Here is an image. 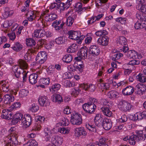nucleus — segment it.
Segmentation results:
<instances>
[{
	"mask_svg": "<svg viewBox=\"0 0 146 146\" xmlns=\"http://www.w3.org/2000/svg\"><path fill=\"white\" fill-rule=\"evenodd\" d=\"M146 90V87L145 85L139 84L136 86L135 93L136 94L141 96L145 93Z\"/></svg>",
	"mask_w": 146,
	"mask_h": 146,
	"instance_id": "f8f14e48",
	"label": "nucleus"
},
{
	"mask_svg": "<svg viewBox=\"0 0 146 146\" xmlns=\"http://www.w3.org/2000/svg\"><path fill=\"white\" fill-rule=\"evenodd\" d=\"M11 48L14 51L16 52H19L23 48V46L19 42H16L11 47Z\"/></svg>",
	"mask_w": 146,
	"mask_h": 146,
	"instance_id": "4c0bfd02",
	"label": "nucleus"
},
{
	"mask_svg": "<svg viewBox=\"0 0 146 146\" xmlns=\"http://www.w3.org/2000/svg\"><path fill=\"white\" fill-rule=\"evenodd\" d=\"M123 54L121 53H118L115 54L112 57V60H115L120 59L123 56Z\"/></svg>",
	"mask_w": 146,
	"mask_h": 146,
	"instance_id": "e2e57ef3",
	"label": "nucleus"
},
{
	"mask_svg": "<svg viewBox=\"0 0 146 146\" xmlns=\"http://www.w3.org/2000/svg\"><path fill=\"white\" fill-rule=\"evenodd\" d=\"M23 115L20 113H17L15 114L14 118L11 121L12 125H15L19 121L22 120L23 119Z\"/></svg>",
	"mask_w": 146,
	"mask_h": 146,
	"instance_id": "6ab92c4d",
	"label": "nucleus"
},
{
	"mask_svg": "<svg viewBox=\"0 0 146 146\" xmlns=\"http://www.w3.org/2000/svg\"><path fill=\"white\" fill-rule=\"evenodd\" d=\"M102 126L103 128H111L112 127V124L111 122L104 121L102 123Z\"/></svg>",
	"mask_w": 146,
	"mask_h": 146,
	"instance_id": "052dcab7",
	"label": "nucleus"
},
{
	"mask_svg": "<svg viewBox=\"0 0 146 146\" xmlns=\"http://www.w3.org/2000/svg\"><path fill=\"white\" fill-rule=\"evenodd\" d=\"M3 99L4 100L5 102L7 104H10L13 102L15 100L14 97L11 95L7 94L5 95Z\"/></svg>",
	"mask_w": 146,
	"mask_h": 146,
	"instance_id": "a878e982",
	"label": "nucleus"
},
{
	"mask_svg": "<svg viewBox=\"0 0 146 146\" xmlns=\"http://www.w3.org/2000/svg\"><path fill=\"white\" fill-rule=\"evenodd\" d=\"M119 93L116 91L112 90L109 92L108 94L109 97L111 99H116L119 96Z\"/></svg>",
	"mask_w": 146,
	"mask_h": 146,
	"instance_id": "2f4dec72",
	"label": "nucleus"
},
{
	"mask_svg": "<svg viewBox=\"0 0 146 146\" xmlns=\"http://www.w3.org/2000/svg\"><path fill=\"white\" fill-rule=\"evenodd\" d=\"M32 118L29 114L25 115L22 120V124L23 127L27 128L31 124Z\"/></svg>",
	"mask_w": 146,
	"mask_h": 146,
	"instance_id": "9b49d317",
	"label": "nucleus"
},
{
	"mask_svg": "<svg viewBox=\"0 0 146 146\" xmlns=\"http://www.w3.org/2000/svg\"><path fill=\"white\" fill-rule=\"evenodd\" d=\"M88 54V49L86 47H82L77 54L78 56H80L83 59L86 58Z\"/></svg>",
	"mask_w": 146,
	"mask_h": 146,
	"instance_id": "aec40b11",
	"label": "nucleus"
},
{
	"mask_svg": "<svg viewBox=\"0 0 146 146\" xmlns=\"http://www.w3.org/2000/svg\"><path fill=\"white\" fill-rule=\"evenodd\" d=\"M61 87V85L59 84H55L52 85L51 87L50 88L51 92L56 91L58 90Z\"/></svg>",
	"mask_w": 146,
	"mask_h": 146,
	"instance_id": "864d4df0",
	"label": "nucleus"
},
{
	"mask_svg": "<svg viewBox=\"0 0 146 146\" xmlns=\"http://www.w3.org/2000/svg\"><path fill=\"white\" fill-rule=\"evenodd\" d=\"M137 8L140 10L142 13L146 14V5H143L142 6L139 5H137Z\"/></svg>",
	"mask_w": 146,
	"mask_h": 146,
	"instance_id": "680f3d73",
	"label": "nucleus"
},
{
	"mask_svg": "<svg viewBox=\"0 0 146 146\" xmlns=\"http://www.w3.org/2000/svg\"><path fill=\"white\" fill-rule=\"evenodd\" d=\"M80 128H76L75 131V134L76 136L77 137H79L81 135H86V131L83 129H80Z\"/></svg>",
	"mask_w": 146,
	"mask_h": 146,
	"instance_id": "a19ab883",
	"label": "nucleus"
},
{
	"mask_svg": "<svg viewBox=\"0 0 146 146\" xmlns=\"http://www.w3.org/2000/svg\"><path fill=\"white\" fill-rule=\"evenodd\" d=\"M97 86L101 90H106L109 89L110 85L108 83H104L103 80L100 79L97 80Z\"/></svg>",
	"mask_w": 146,
	"mask_h": 146,
	"instance_id": "2eb2a0df",
	"label": "nucleus"
},
{
	"mask_svg": "<svg viewBox=\"0 0 146 146\" xmlns=\"http://www.w3.org/2000/svg\"><path fill=\"white\" fill-rule=\"evenodd\" d=\"M127 120V116L125 115H123L122 116L121 118L119 119V121L121 123L120 124V125H119L118 128H121V127H126V124H123L122 123H124L126 122Z\"/></svg>",
	"mask_w": 146,
	"mask_h": 146,
	"instance_id": "ea45409f",
	"label": "nucleus"
},
{
	"mask_svg": "<svg viewBox=\"0 0 146 146\" xmlns=\"http://www.w3.org/2000/svg\"><path fill=\"white\" fill-rule=\"evenodd\" d=\"M36 11H29L27 12L26 14L27 18L29 21H32L36 18L37 17Z\"/></svg>",
	"mask_w": 146,
	"mask_h": 146,
	"instance_id": "b1692460",
	"label": "nucleus"
},
{
	"mask_svg": "<svg viewBox=\"0 0 146 146\" xmlns=\"http://www.w3.org/2000/svg\"><path fill=\"white\" fill-rule=\"evenodd\" d=\"M89 52L90 54L94 56L98 55L100 53V50L98 47L96 45H92L90 47Z\"/></svg>",
	"mask_w": 146,
	"mask_h": 146,
	"instance_id": "ddd939ff",
	"label": "nucleus"
},
{
	"mask_svg": "<svg viewBox=\"0 0 146 146\" xmlns=\"http://www.w3.org/2000/svg\"><path fill=\"white\" fill-rule=\"evenodd\" d=\"M11 23L8 21H5L4 23L1 25V27L2 28L5 29H7L9 27L11 26Z\"/></svg>",
	"mask_w": 146,
	"mask_h": 146,
	"instance_id": "13d9d810",
	"label": "nucleus"
},
{
	"mask_svg": "<svg viewBox=\"0 0 146 146\" xmlns=\"http://www.w3.org/2000/svg\"><path fill=\"white\" fill-rule=\"evenodd\" d=\"M49 12L48 10L44 11L40 16L38 20L41 21L43 22H45L52 21L55 20L57 18L56 15L54 13H51L48 14V13Z\"/></svg>",
	"mask_w": 146,
	"mask_h": 146,
	"instance_id": "f03ea898",
	"label": "nucleus"
},
{
	"mask_svg": "<svg viewBox=\"0 0 146 146\" xmlns=\"http://www.w3.org/2000/svg\"><path fill=\"white\" fill-rule=\"evenodd\" d=\"M119 108L122 111L126 112L131 110L133 107L130 103L124 100H121L119 103Z\"/></svg>",
	"mask_w": 146,
	"mask_h": 146,
	"instance_id": "39448f33",
	"label": "nucleus"
},
{
	"mask_svg": "<svg viewBox=\"0 0 146 146\" xmlns=\"http://www.w3.org/2000/svg\"><path fill=\"white\" fill-rule=\"evenodd\" d=\"M108 0H96L95 4L96 6L98 8H100L103 6V4L106 3Z\"/></svg>",
	"mask_w": 146,
	"mask_h": 146,
	"instance_id": "09e8293b",
	"label": "nucleus"
},
{
	"mask_svg": "<svg viewBox=\"0 0 146 146\" xmlns=\"http://www.w3.org/2000/svg\"><path fill=\"white\" fill-rule=\"evenodd\" d=\"M72 60V57L71 55L67 54L65 55L62 58L63 61L66 63H69Z\"/></svg>",
	"mask_w": 146,
	"mask_h": 146,
	"instance_id": "49530a36",
	"label": "nucleus"
},
{
	"mask_svg": "<svg viewBox=\"0 0 146 146\" xmlns=\"http://www.w3.org/2000/svg\"><path fill=\"white\" fill-rule=\"evenodd\" d=\"M44 29H37L35 30L33 33L32 36L34 38H40L44 36L45 32Z\"/></svg>",
	"mask_w": 146,
	"mask_h": 146,
	"instance_id": "4468645a",
	"label": "nucleus"
},
{
	"mask_svg": "<svg viewBox=\"0 0 146 146\" xmlns=\"http://www.w3.org/2000/svg\"><path fill=\"white\" fill-rule=\"evenodd\" d=\"M21 104L19 102L14 103L9 108L10 110L11 111L20 108L21 107Z\"/></svg>",
	"mask_w": 146,
	"mask_h": 146,
	"instance_id": "6e6d98bb",
	"label": "nucleus"
},
{
	"mask_svg": "<svg viewBox=\"0 0 146 146\" xmlns=\"http://www.w3.org/2000/svg\"><path fill=\"white\" fill-rule=\"evenodd\" d=\"M39 109V107L37 105L33 104H32V107L30 108V110L32 112H35L37 111Z\"/></svg>",
	"mask_w": 146,
	"mask_h": 146,
	"instance_id": "69168bd1",
	"label": "nucleus"
},
{
	"mask_svg": "<svg viewBox=\"0 0 146 146\" xmlns=\"http://www.w3.org/2000/svg\"><path fill=\"white\" fill-rule=\"evenodd\" d=\"M38 102L40 105L43 106L48 102L47 98L45 96H40L38 98Z\"/></svg>",
	"mask_w": 146,
	"mask_h": 146,
	"instance_id": "f704fd0d",
	"label": "nucleus"
},
{
	"mask_svg": "<svg viewBox=\"0 0 146 146\" xmlns=\"http://www.w3.org/2000/svg\"><path fill=\"white\" fill-rule=\"evenodd\" d=\"M76 12L78 13L80 15L81 13L84 11L85 10H87L88 9H90V7H82V4L80 2H78L77 3L75 6Z\"/></svg>",
	"mask_w": 146,
	"mask_h": 146,
	"instance_id": "4be33fe9",
	"label": "nucleus"
},
{
	"mask_svg": "<svg viewBox=\"0 0 146 146\" xmlns=\"http://www.w3.org/2000/svg\"><path fill=\"white\" fill-rule=\"evenodd\" d=\"M36 44L35 40L33 39L29 38L26 40V44L29 47H30L35 46Z\"/></svg>",
	"mask_w": 146,
	"mask_h": 146,
	"instance_id": "de8ad7c7",
	"label": "nucleus"
},
{
	"mask_svg": "<svg viewBox=\"0 0 146 146\" xmlns=\"http://www.w3.org/2000/svg\"><path fill=\"white\" fill-rule=\"evenodd\" d=\"M80 92L81 90L78 88H73L71 94V95L72 96L76 97L78 95Z\"/></svg>",
	"mask_w": 146,
	"mask_h": 146,
	"instance_id": "603ef678",
	"label": "nucleus"
},
{
	"mask_svg": "<svg viewBox=\"0 0 146 146\" xmlns=\"http://www.w3.org/2000/svg\"><path fill=\"white\" fill-rule=\"evenodd\" d=\"M107 140L105 138H102L99 139V142H97L96 144L99 146H108L106 143Z\"/></svg>",
	"mask_w": 146,
	"mask_h": 146,
	"instance_id": "c03bdc74",
	"label": "nucleus"
},
{
	"mask_svg": "<svg viewBox=\"0 0 146 146\" xmlns=\"http://www.w3.org/2000/svg\"><path fill=\"white\" fill-rule=\"evenodd\" d=\"M29 93V91L28 90L25 89H22L19 92V96L21 97H25Z\"/></svg>",
	"mask_w": 146,
	"mask_h": 146,
	"instance_id": "3c124183",
	"label": "nucleus"
},
{
	"mask_svg": "<svg viewBox=\"0 0 146 146\" xmlns=\"http://www.w3.org/2000/svg\"><path fill=\"white\" fill-rule=\"evenodd\" d=\"M78 46L75 44H73L68 48L67 52L68 53H73L77 50Z\"/></svg>",
	"mask_w": 146,
	"mask_h": 146,
	"instance_id": "a18cd8bd",
	"label": "nucleus"
},
{
	"mask_svg": "<svg viewBox=\"0 0 146 146\" xmlns=\"http://www.w3.org/2000/svg\"><path fill=\"white\" fill-rule=\"evenodd\" d=\"M64 85L66 87H70L74 86L75 85V82L73 81H70L68 80H66L64 82Z\"/></svg>",
	"mask_w": 146,
	"mask_h": 146,
	"instance_id": "8fccbe9b",
	"label": "nucleus"
},
{
	"mask_svg": "<svg viewBox=\"0 0 146 146\" xmlns=\"http://www.w3.org/2000/svg\"><path fill=\"white\" fill-rule=\"evenodd\" d=\"M63 141L62 137L58 135L53 136L52 138V142L56 145H61Z\"/></svg>",
	"mask_w": 146,
	"mask_h": 146,
	"instance_id": "a211bd4d",
	"label": "nucleus"
},
{
	"mask_svg": "<svg viewBox=\"0 0 146 146\" xmlns=\"http://www.w3.org/2000/svg\"><path fill=\"white\" fill-rule=\"evenodd\" d=\"M106 34L107 31L104 30L98 31L95 33L96 35L98 36L105 35Z\"/></svg>",
	"mask_w": 146,
	"mask_h": 146,
	"instance_id": "0e129e2a",
	"label": "nucleus"
},
{
	"mask_svg": "<svg viewBox=\"0 0 146 146\" xmlns=\"http://www.w3.org/2000/svg\"><path fill=\"white\" fill-rule=\"evenodd\" d=\"M127 58L129 59H140L142 57L141 54L137 53L134 50L128 51L126 54Z\"/></svg>",
	"mask_w": 146,
	"mask_h": 146,
	"instance_id": "6e6552de",
	"label": "nucleus"
},
{
	"mask_svg": "<svg viewBox=\"0 0 146 146\" xmlns=\"http://www.w3.org/2000/svg\"><path fill=\"white\" fill-rule=\"evenodd\" d=\"M68 34L69 38L77 40V42L79 44L81 43L82 41L85 37V36L81 35V32L79 31H70L68 32Z\"/></svg>",
	"mask_w": 146,
	"mask_h": 146,
	"instance_id": "7ed1b4c3",
	"label": "nucleus"
},
{
	"mask_svg": "<svg viewBox=\"0 0 146 146\" xmlns=\"http://www.w3.org/2000/svg\"><path fill=\"white\" fill-rule=\"evenodd\" d=\"M65 38L63 36H60L55 39L56 43L58 44H62L65 42Z\"/></svg>",
	"mask_w": 146,
	"mask_h": 146,
	"instance_id": "5fc2aeb1",
	"label": "nucleus"
},
{
	"mask_svg": "<svg viewBox=\"0 0 146 146\" xmlns=\"http://www.w3.org/2000/svg\"><path fill=\"white\" fill-rule=\"evenodd\" d=\"M44 131L45 134L51 135L56 133L57 131L61 133L68 134L70 131L66 128H44Z\"/></svg>",
	"mask_w": 146,
	"mask_h": 146,
	"instance_id": "20e7f679",
	"label": "nucleus"
},
{
	"mask_svg": "<svg viewBox=\"0 0 146 146\" xmlns=\"http://www.w3.org/2000/svg\"><path fill=\"white\" fill-rule=\"evenodd\" d=\"M136 17L140 21L145 22L141 24V29L146 28V16H143L142 13H139L136 14Z\"/></svg>",
	"mask_w": 146,
	"mask_h": 146,
	"instance_id": "412c9836",
	"label": "nucleus"
},
{
	"mask_svg": "<svg viewBox=\"0 0 146 146\" xmlns=\"http://www.w3.org/2000/svg\"><path fill=\"white\" fill-rule=\"evenodd\" d=\"M74 22L73 18L70 16H69L67 19L65 24L67 26L70 27L72 25Z\"/></svg>",
	"mask_w": 146,
	"mask_h": 146,
	"instance_id": "4d7b16f0",
	"label": "nucleus"
},
{
	"mask_svg": "<svg viewBox=\"0 0 146 146\" xmlns=\"http://www.w3.org/2000/svg\"><path fill=\"white\" fill-rule=\"evenodd\" d=\"M47 58V55L45 51H42L39 52L36 57V61L42 64H43Z\"/></svg>",
	"mask_w": 146,
	"mask_h": 146,
	"instance_id": "1a4fd4ad",
	"label": "nucleus"
},
{
	"mask_svg": "<svg viewBox=\"0 0 146 146\" xmlns=\"http://www.w3.org/2000/svg\"><path fill=\"white\" fill-rule=\"evenodd\" d=\"M129 142L131 145H134L135 144L136 142L138 141L137 137L136 135H133L129 136Z\"/></svg>",
	"mask_w": 146,
	"mask_h": 146,
	"instance_id": "37998d69",
	"label": "nucleus"
},
{
	"mask_svg": "<svg viewBox=\"0 0 146 146\" xmlns=\"http://www.w3.org/2000/svg\"><path fill=\"white\" fill-rule=\"evenodd\" d=\"M137 80L141 83H145L146 82V76L141 73H139L136 76Z\"/></svg>",
	"mask_w": 146,
	"mask_h": 146,
	"instance_id": "79ce46f5",
	"label": "nucleus"
},
{
	"mask_svg": "<svg viewBox=\"0 0 146 146\" xmlns=\"http://www.w3.org/2000/svg\"><path fill=\"white\" fill-rule=\"evenodd\" d=\"M136 135L137 137L138 141L139 140H144L146 138V134L143 135V132L142 130L136 131Z\"/></svg>",
	"mask_w": 146,
	"mask_h": 146,
	"instance_id": "c9c22d12",
	"label": "nucleus"
},
{
	"mask_svg": "<svg viewBox=\"0 0 146 146\" xmlns=\"http://www.w3.org/2000/svg\"><path fill=\"white\" fill-rule=\"evenodd\" d=\"M52 97V101L55 102L60 103L63 101V99L62 96L59 94H54Z\"/></svg>",
	"mask_w": 146,
	"mask_h": 146,
	"instance_id": "7c9ffc66",
	"label": "nucleus"
},
{
	"mask_svg": "<svg viewBox=\"0 0 146 146\" xmlns=\"http://www.w3.org/2000/svg\"><path fill=\"white\" fill-rule=\"evenodd\" d=\"M13 71L14 72L16 77L18 78L19 77L20 75L22 72V69L17 65H15L13 66L12 67Z\"/></svg>",
	"mask_w": 146,
	"mask_h": 146,
	"instance_id": "c756f323",
	"label": "nucleus"
},
{
	"mask_svg": "<svg viewBox=\"0 0 146 146\" xmlns=\"http://www.w3.org/2000/svg\"><path fill=\"white\" fill-rule=\"evenodd\" d=\"M35 51V50L34 48L29 49L27 53L24 56V59L27 61L30 60L31 59V54L34 53Z\"/></svg>",
	"mask_w": 146,
	"mask_h": 146,
	"instance_id": "473e14b6",
	"label": "nucleus"
},
{
	"mask_svg": "<svg viewBox=\"0 0 146 146\" xmlns=\"http://www.w3.org/2000/svg\"><path fill=\"white\" fill-rule=\"evenodd\" d=\"M19 67L22 70L27 69L28 68V65L27 63L22 59H19L18 61Z\"/></svg>",
	"mask_w": 146,
	"mask_h": 146,
	"instance_id": "72a5a7b5",
	"label": "nucleus"
},
{
	"mask_svg": "<svg viewBox=\"0 0 146 146\" xmlns=\"http://www.w3.org/2000/svg\"><path fill=\"white\" fill-rule=\"evenodd\" d=\"M146 117V111H144L142 112H138L135 114L133 116V119L134 120H141Z\"/></svg>",
	"mask_w": 146,
	"mask_h": 146,
	"instance_id": "5701e85b",
	"label": "nucleus"
},
{
	"mask_svg": "<svg viewBox=\"0 0 146 146\" xmlns=\"http://www.w3.org/2000/svg\"><path fill=\"white\" fill-rule=\"evenodd\" d=\"M82 108L84 111L86 112L92 113L95 111L96 106L95 104L88 103L84 104L82 106Z\"/></svg>",
	"mask_w": 146,
	"mask_h": 146,
	"instance_id": "0eeeda50",
	"label": "nucleus"
},
{
	"mask_svg": "<svg viewBox=\"0 0 146 146\" xmlns=\"http://www.w3.org/2000/svg\"><path fill=\"white\" fill-rule=\"evenodd\" d=\"M102 120L101 115L100 114H97L94 118V121L96 126L95 127H100L101 123Z\"/></svg>",
	"mask_w": 146,
	"mask_h": 146,
	"instance_id": "cd10ccee",
	"label": "nucleus"
},
{
	"mask_svg": "<svg viewBox=\"0 0 146 146\" xmlns=\"http://www.w3.org/2000/svg\"><path fill=\"white\" fill-rule=\"evenodd\" d=\"M1 117L2 118L9 120L12 118V114L10 111L4 110L2 113Z\"/></svg>",
	"mask_w": 146,
	"mask_h": 146,
	"instance_id": "393cba45",
	"label": "nucleus"
},
{
	"mask_svg": "<svg viewBox=\"0 0 146 146\" xmlns=\"http://www.w3.org/2000/svg\"><path fill=\"white\" fill-rule=\"evenodd\" d=\"M0 85L1 86L4 92H7L9 89V84L8 81L5 80L0 81Z\"/></svg>",
	"mask_w": 146,
	"mask_h": 146,
	"instance_id": "bb28decb",
	"label": "nucleus"
},
{
	"mask_svg": "<svg viewBox=\"0 0 146 146\" xmlns=\"http://www.w3.org/2000/svg\"><path fill=\"white\" fill-rule=\"evenodd\" d=\"M116 21L117 22L120 23L122 24H124L126 23V19L125 18L119 17V18L116 19Z\"/></svg>",
	"mask_w": 146,
	"mask_h": 146,
	"instance_id": "338daca9",
	"label": "nucleus"
},
{
	"mask_svg": "<svg viewBox=\"0 0 146 146\" xmlns=\"http://www.w3.org/2000/svg\"><path fill=\"white\" fill-rule=\"evenodd\" d=\"M81 115L76 112L71 114V123L73 125H79L82 123Z\"/></svg>",
	"mask_w": 146,
	"mask_h": 146,
	"instance_id": "423d86ee",
	"label": "nucleus"
},
{
	"mask_svg": "<svg viewBox=\"0 0 146 146\" xmlns=\"http://www.w3.org/2000/svg\"><path fill=\"white\" fill-rule=\"evenodd\" d=\"M69 123V122L68 119L65 117H63L62 118V122L57 123L56 126L57 127H60L62 126H66L68 125Z\"/></svg>",
	"mask_w": 146,
	"mask_h": 146,
	"instance_id": "e433bc0d",
	"label": "nucleus"
},
{
	"mask_svg": "<svg viewBox=\"0 0 146 146\" xmlns=\"http://www.w3.org/2000/svg\"><path fill=\"white\" fill-rule=\"evenodd\" d=\"M50 80L48 78H42L40 79V83L42 84L46 85H48L50 83Z\"/></svg>",
	"mask_w": 146,
	"mask_h": 146,
	"instance_id": "bf43d9fd",
	"label": "nucleus"
},
{
	"mask_svg": "<svg viewBox=\"0 0 146 146\" xmlns=\"http://www.w3.org/2000/svg\"><path fill=\"white\" fill-rule=\"evenodd\" d=\"M102 111L104 114L108 117L111 116L112 113L109 108L106 106H104L102 108Z\"/></svg>",
	"mask_w": 146,
	"mask_h": 146,
	"instance_id": "58836bf2",
	"label": "nucleus"
},
{
	"mask_svg": "<svg viewBox=\"0 0 146 146\" xmlns=\"http://www.w3.org/2000/svg\"><path fill=\"white\" fill-rule=\"evenodd\" d=\"M127 39L123 36L119 37L117 40V44L118 46L125 45L127 44Z\"/></svg>",
	"mask_w": 146,
	"mask_h": 146,
	"instance_id": "c85d7f7f",
	"label": "nucleus"
},
{
	"mask_svg": "<svg viewBox=\"0 0 146 146\" xmlns=\"http://www.w3.org/2000/svg\"><path fill=\"white\" fill-rule=\"evenodd\" d=\"M109 41V38L107 36L104 35L98 38L97 40L98 44L103 46L108 45Z\"/></svg>",
	"mask_w": 146,
	"mask_h": 146,
	"instance_id": "dca6fc26",
	"label": "nucleus"
},
{
	"mask_svg": "<svg viewBox=\"0 0 146 146\" xmlns=\"http://www.w3.org/2000/svg\"><path fill=\"white\" fill-rule=\"evenodd\" d=\"M42 72V70L41 69L38 70L36 73H33L31 74L29 77V82L32 84H36L37 81V78L38 77V74H40Z\"/></svg>",
	"mask_w": 146,
	"mask_h": 146,
	"instance_id": "9d476101",
	"label": "nucleus"
},
{
	"mask_svg": "<svg viewBox=\"0 0 146 146\" xmlns=\"http://www.w3.org/2000/svg\"><path fill=\"white\" fill-rule=\"evenodd\" d=\"M88 85L87 84L85 83L80 84L79 86V87L80 88L84 90L85 91L88 90Z\"/></svg>",
	"mask_w": 146,
	"mask_h": 146,
	"instance_id": "774afa93",
	"label": "nucleus"
},
{
	"mask_svg": "<svg viewBox=\"0 0 146 146\" xmlns=\"http://www.w3.org/2000/svg\"><path fill=\"white\" fill-rule=\"evenodd\" d=\"M133 87L129 86L122 90V93L124 96H129L132 94L134 92Z\"/></svg>",
	"mask_w": 146,
	"mask_h": 146,
	"instance_id": "f3484780",
	"label": "nucleus"
},
{
	"mask_svg": "<svg viewBox=\"0 0 146 146\" xmlns=\"http://www.w3.org/2000/svg\"><path fill=\"white\" fill-rule=\"evenodd\" d=\"M8 132L9 135L7 136L9 140L6 145V146H13L18 144V141L17 140V135L18 132L16 129H14V128H10Z\"/></svg>",
	"mask_w": 146,
	"mask_h": 146,
	"instance_id": "f257e3e1",
	"label": "nucleus"
}]
</instances>
